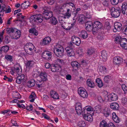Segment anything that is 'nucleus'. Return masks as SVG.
I'll return each mask as SVG.
<instances>
[{
    "label": "nucleus",
    "mask_w": 127,
    "mask_h": 127,
    "mask_svg": "<svg viewBox=\"0 0 127 127\" xmlns=\"http://www.w3.org/2000/svg\"><path fill=\"white\" fill-rule=\"evenodd\" d=\"M43 17L40 14H36L31 16L29 19L30 22L32 24L36 23H41L43 21Z\"/></svg>",
    "instance_id": "obj_1"
},
{
    "label": "nucleus",
    "mask_w": 127,
    "mask_h": 127,
    "mask_svg": "<svg viewBox=\"0 0 127 127\" xmlns=\"http://www.w3.org/2000/svg\"><path fill=\"white\" fill-rule=\"evenodd\" d=\"M54 50L56 52V54L58 57L62 56L64 54V49L61 45L56 44L54 46Z\"/></svg>",
    "instance_id": "obj_2"
},
{
    "label": "nucleus",
    "mask_w": 127,
    "mask_h": 127,
    "mask_svg": "<svg viewBox=\"0 0 127 127\" xmlns=\"http://www.w3.org/2000/svg\"><path fill=\"white\" fill-rule=\"evenodd\" d=\"M26 48L28 50L27 53L29 55H32L36 51V48L34 45L31 43H29L26 44L25 46V48Z\"/></svg>",
    "instance_id": "obj_3"
},
{
    "label": "nucleus",
    "mask_w": 127,
    "mask_h": 127,
    "mask_svg": "<svg viewBox=\"0 0 127 127\" xmlns=\"http://www.w3.org/2000/svg\"><path fill=\"white\" fill-rule=\"evenodd\" d=\"M118 99V95L114 93H112L109 95L107 94L105 97V100L106 101H115Z\"/></svg>",
    "instance_id": "obj_4"
},
{
    "label": "nucleus",
    "mask_w": 127,
    "mask_h": 127,
    "mask_svg": "<svg viewBox=\"0 0 127 127\" xmlns=\"http://www.w3.org/2000/svg\"><path fill=\"white\" fill-rule=\"evenodd\" d=\"M121 9L119 7H112L111 10L112 16L115 18L118 17L121 12Z\"/></svg>",
    "instance_id": "obj_5"
},
{
    "label": "nucleus",
    "mask_w": 127,
    "mask_h": 127,
    "mask_svg": "<svg viewBox=\"0 0 127 127\" xmlns=\"http://www.w3.org/2000/svg\"><path fill=\"white\" fill-rule=\"evenodd\" d=\"M18 67H17L16 68L12 67L11 68L10 73L12 75L14 74H17L19 75L22 72L21 67L19 65H18Z\"/></svg>",
    "instance_id": "obj_6"
},
{
    "label": "nucleus",
    "mask_w": 127,
    "mask_h": 127,
    "mask_svg": "<svg viewBox=\"0 0 127 127\" xmlns=\"http://www.w3.org/2000/svg\"><path fill=\"white\" fill-rule=\"evenodd\" d=\"M78 92L80 96L83 98H87L88 95V93L86 90L84 88H79L78 89Z\"/></svg>",
    "instance_id": "obj_7"
},
{
    "label": "nucleus",
    "mask_w": 127,
    "mask_h": 127,
    "mask_svg": "<svg viewBox=\"0 0 127 127\" xmlns=\"http://www.w3.org/2000/svg\"><path fill=\"white\" fill-rule=\"evenodd\" d=\"M85 17L83 15H79L78 16L77 14H75L73 18V20L74 21V22H75L76 21H79V22L82 23V22H84L85 20Z\"/></svg>",
    "instance_id": "obj_8"
},
{
    "label": "nucleus",
    "mask_w": 127,
    "mask_h": 127,
    "mask_svg": "<svg viewBox=\"0 0 127 127\" xmlns=\"http://www.w3.org/2000/svg\"><path fill=\"white\" fill-rule=\"evenodd\" d=\"M94 27L93 33L96 32L99 29H100L102 27V23L99 21L95 22L93 24Z\"/></svg>",
    "instance_id": "obj_9"
},
{
    "label": "nucleus",
    "mask_w": 127,
    "mask_h": 127,
    "mask_svg": "<svg viewBox=\"0 0 127 127\" xmlns=\"http://www.w3.org/2000/svg\"><path fill=\"white\" fill-rule=\"evenodd\" d=\"M4 4H0V12H2L5 14L10 13L11 12V8L9 6H7V8L6 9Z\"/></svg>",
    "instance_id": "obj_10"
},
{
    "label": "nucleus",
    "mask_w": 127,
    "mask_h": 127,
    "mask_svg": "<svg viewBox=\"0 0 127 127\" xmlns=\"http://www.w3.org/2000/svg\"><path fill=\"white\" fill-rule=\"evenodd\" d=\"M63 24L61 23V26L62 28L65 30H70L74 25V23L73 24L67 23H66L64 21H63Z\"/></svg>",
    "instance_id": "obj_11"
},
{
    "label": "nucleus",
    "mask_w": 127,
    "mask_h": 127,
    "mask_svg": "<svg viewBox=\"0 0 127 127\" xmlns=\"http://www.w3.org/2000/svg\"><path fill=\"white\" fill-rule=\"evenodd\" d=\"M86 29L87 30L91 32L92 31L93 32L94 27L92 21H88L85 23Z\"/></svg>",
    "instance_id": "obj_12"
},
{
    "label": "nucleus",
    "mask_w": 127,
    "mask_h": 127,
    "mask_svg": "<svg viewBox=\"0 0 127 127\" xmlns=\"http://www.w3.org/2000/svg\"><path fill=\"white\" fill-rule=\"evenodd\" d=\"M123 59L121 57L117 56L113 58V62L114 64L117 65H119L120 64L123 62Z\"/></svg>",
    "instance_id": "obj_13"
},
{
    "label": "nucleus",
    "mask_w": 127,
    "mask_h": 127,
    "mask_svg": "<svg viewBox=\"0 0 127 127\" xmlns=\"http://www.w3.org/2000/svg\"><path fill=\"white\" fill-rule=\"evenodd\" d=\"M122 25L121 23L119 22H117L114 24V28L113 29V31L114 32L117 31H120L122 29Z\"/></svg>",
    "instance_id": "obj_14"
},
{
    "label": "nucleus",
    "mask_w": 127,
    "mask_h": 127,
    "mask_svg": "<svg viewBox=\"0 0 127 127\" xmlns=\"http://www.w3.org/2000/svg\"><path fill=\"white\" fill-rule=\"evenodd\" d=\"M43 15L46 19H48L53 16V12L50 11L46 10L44 11Z\"/></svg>",
    "instance_id": "obj_15"
},
{
    "label": "nucleus",
    "mask_w": 127,
    "mask_h": 127,
    "mask_svg": "<svg viewBox=\"0 0 127 127\" xmlns=\"http://www.w3.org/2000/svg\"><path fill=\"white\" fill-rule=\"evenodd\" d=\"M75 109L77 114L80 115L81 113L83 114L84 111H82L81 104L80 103H76L75 105Z\"/></svg>",
    "instance_id": "obj_16"
},
{
    "label": "nucleus",
    "mask_w": 127,
    "mask_h": 127,
    "mask_svg": "<svg viewBox=\"0 0 127 127\" xmlns=\"http://www.w3.org/2000/svg\"><path fill=\"white\" fill-rule=\"evenodd\" d=\"M71 41L73 43L78 46L80 45L81 43L80 39L78 37L75 36H72Z\"/></svg>",
    "instance_id": "obj_17"
},
{
    "label": "nucleus",
    "mask_w": 127,
    "mask_h": 127,
    "mask_svg": "<svg viewBox=\"0 0 127 127\" xmlns=\"http://www.w3.org/2000/svg\"><path fill=\"white\" fill-rule=\"evenodd\" d=\"M67 55L69 57L74 56L75 53L73 49L69 47H67L65 48Z\"/></svg>",
    "instance_id": "obj_18"
},
{
    "label": "nucleus",
    "mask_w": 127,
    "mask_h": 127,
    "mask_svg": "<svg viewBox=\"0 0 127 127\" xmlns=\"http://www.w3.org/2000/svg\"><path fill=\"white\" fill-rule=\"evenodd\" d=\"M83 114L86 113V112L87 114H94V112L93 111V109L90 106H86L84 109Z\"/></svg>",
    "instance_id": "obj_19"
},
{
    "label": "nucleus",
    "mask_w": 127,
    "mask_h": 127,
    "mask_svg": "<svg viewBox=\"0 0 127 127\" xmlns=\"http://www.w3.org/2000/svg\"><path fill=\"white\" fill-rule=\"evenodd\" d=\"M42 57L43 58L50 59L52 57L51 53L49 51H45L42 53Z\"/></svg>",
    "instance_id": "obj_20"
},
{
    "label": "nucleus",
    "mask_w": 127,
    "mask_h": 127,
    "mask_svg": "<svg viewBox=\"0 0 127 127\" xmlns=\"http://www.w3.org/2000/svg\"><path fill=\"white\" fill-rule=\"evenodd\" d=\"M120 45L123 49H127V40L125 38H123L120 42Z\"/></svg>",
    "instance_id": "obj_21"
},
{
    "label": "nucleus",
    "mask_w": 127,
    "mask_h": 127,
    "mask_svg": "<svg viewBox=\"0 0 127 127\" xmlns=\"http://www.w3.org/2000/svg\"><path fill=\"white\" fill-rule=\"evenodd\" d=\"M84 114L83 117L85 120L89 122H91L93 121V116L94 115V114Z\"/></svg>",
    "instance_id": "obj_22"
},
{
    "label": "nucleus",
    "mask_w": 127,
    "mask_h": 127,
    "mask_svg": "<svg viewBox=\"0 0 127 127\" xmlns=\"http://www.w3.org/2000/svg\"><path fill=\"white\" fill-rule=\"evenodd\" d=\"M16 31L14 32V33L13 34L11 37L12 38L17 39L21 36V34L20 31L16 29Z\"/></svg>",
    "instance_id": "obj_23"
},
{
    "label": "nucleus",
    "mask_w": 127,
    "mask_h": 127,
    "mask_svg": "<svg viewBox=\"0 0 127 127\" xmlns=\"http://www.w3.org/2000/svg\"><path fill=\"white\" fill-rule=\"evenodd\" d=\"M101 112H102L106 117H108L109 115L110 111L109 109L107 107L103 108L101 110Z\"/></svg>",
    "instance_id": "obj_24"
},
{
    "label": "nucleus",
    "mask_w": 127,
    "mask_h": 127,
    "mask_svg": "<svg viewBox=\"0 0 127 127\" xmlns=\"http://www.w3.org/2000/svg\"><path fill=\"white\" fill-rule=\"evenodd\" d=\"M61 69L60 66H57L55 64H52L51 67V70L53 72H59Z\"/></svg>",
    "instance_id": "obj_25"
},
{
    "label": "nucleus",
    "mask_w": 127,
    "mask_h": 127,
    "mask_svg": "<svg viewBox=\"0 0 127 127\" xmlns=\"http://www.w3.org/2000/svg\"><path fill=\"white\" fill-rule=\"evenodd\" d=\"M16 29L15 28H7L6 29L7 33L9 34L11 37L13 34L14 33V32H16Z\"/></svg>",
    "instance_id": "obj_26"
},
{
    "label": "nucleus",
    "mask_w": 127,
    "mask_h": 127,
    "mask_svg": "<svg viewBox=\"0 0 127 127\" xmlns=\"http://www.w3.org/2000/svg\"><path fill=\"white\" fill-rule=\"evenodd\" d=\"M101 54L103 61L105 62L107 61L108 56L107 53L105 50H103L101 52Z\"/></svg>",
    "instance_id": "obj_27"
},
{
    "label": "nucleus",
    "mask_w": 127,
    "mask_h": 127,
    "mask_svg": "<svg viewBox=\"0 0 127 127\" xmlns=\"http://www.w3.org/2000/svg\"><path fill=\"white\" fill-rule=\"evenodd\" d=\"M39 77L41 79V81H38L40 83L42 81H45L47 80L46 74L45 73H41L39 75Z\"/></svg>",
    "instance_id": "obj_28"
},
{
    "label": "nucleus",
    "mask_w": 127,
    "mask_h": 127,
    "mask_svg": "<svg viewBox=\"0 0 127 127\" xmlns=\"http://www.w3.org/2000/svg\"><path fill=\"white\" fill-rule=\"evenodd\" d=\"M112 119L115 122L117 123L119 122L120 119L115 112H113L112 113Z\"/></svg>",
    "instance_id": "obj_29"
},
{
    "label": "nucleus",
    "mask_w": 127,
    "mask_h": 127,
    "mask_svg": "<svg viewBox=\"0 0 127 127\" xmlns=\"http://www.w3.org/2000/svg\"><path fill=\"white\" fill-rule=\"evenodd\" d=\"M51 41V39L49 37H47L44 38L42 41L43 45H47L49 44Z\"/></svg>",
    "instance_id": "obj_30"
},
{
    "label": "nucleus",
    "mask_w": 127,
    "mask_h": 127,
    "mask_svg": "<svg viewBox=\"0 0 127 127\" xmlns=\"http://www.w3.org/2000/svg\"><path fill=\"white\" fill-rule=\"evenodd\" d=\"M79 36L81 38L85 39L88 36V35L87 32L85 30H82L79 33Z\"/></svg>",
    "instance_id": "obj_31"
},
{
    "label": "nucleus",
    "mask_w": 127,
    "mask_h": 127,
    "mask_svg": "<svg viewBox=\"0 0 127 127\" xmlns=\"http://www.w3.org/2000/svg\"><path fill=\"white\" fill-rule=\"evenodd\" d=\"M50 94L51 97L54 99H57L59 98V96L58 93L55 91H51Z\"/></svg>",
    "instance_id": "obj_32"
},
{
    "label": "nucleus",
    "mask_w": 127,
    "mask_h": 127,
    "mask_svg": "<svg viewBox=\"0 0 127 127\" xmlns=\"http://www.w3.org/2000/svg\"><path fill=\"white\" fill-rule=\"evenodd\" d=\"M127 10V2H123L122 6V11L123 14H125L126 13V10Z\"/></svg>",
    "instance_id": "obj_33"
},
{
    "label": "nucleus",
    "mask_w": 127,
    "mask_h": 127,
    "mask_svg": "<svg viewBox=\"0 0 127 127\" xmlns=\"http://www.w3.org/2000/svg\"><path fill=\"white\" fill-rule=\"evenodd\" d=\"M25 77V75L24 74H22L20 76H18L17 77L16 80V83L18 84L21 83L24 79Z\"/></svg>",
    "instance_id": "obj_34"
},
{
    "label": "nucleus",
    "mask_w": 127,
    "mask_h": 127,
    "mask_svg": "<svg viewBox=\"0 0 127 127\" xmlns=\"http://www.w3.org/2000/svg\"><path fill=\"white\" fill-rule=\"evenodd\" d=\"M111 108L114 110H117L119 109V106L117 103L114 102L111 103L110 105Z\"/></svg>",
    "instance_id": "obj_35"
},
{
    "label": "nucleus",
    "mask_w": 127,
    "mask_h": 127,
    "mask_svg": "<svg viewBox=\"0 0 127 127\" xmlns=\"http://www.w3.org/2000/svg\"><path fill=\"white\" fill-rule=\"evenodd\" d=\"M87 85L91 88H94L95 86V84L94 82L90 79H88L87 81Z\"/></svg>",
    "instance_id": "obj_36"
},
{
    "label": "nucleus",
    "mask_w": 127,
    "mask_h": 127,
    "mask_svg": "<svg viewBox=\"0 0 127 127\" xmlns=\"http://www.w3.org/2000/svg\"><path fill=\"white\" fill-rule=\"evenodd\" d=\"M36 98V95L35 93L33 92H32L29 96V101L31 102H33Z\"/></svg>",
    "instance_id": "obj_37"
},
{
    "label": "nucleus",
    "mask_w": 127,
    "mask_h": 127,
    "mask_svg": "<svg viewBox=\"0 0 127 127\" xmlns=\"http://www.w3.org/2000/svg\"><path fill=\"white\" fill-rule=\"evenodd\" d=\"M64 63V61L63 60L60 59H57L55 62V64L57 66H61V65L63 64Z\"/></svg>",
    "instance_id": "obj_38"
},
{
    "label": "nucleus",
    "mask_w": 127,
    "mask_h": 127,
    "mask_svg": "<svg viewBox=\"0 0 127 127\" xmlns=\"http://www.w3.org/2000/svg\"><path fill=\"white\" fill-rule=\"evenodd\" d=\"M12 97L13 98L17 99H20L21 96L19 93L15 91H13L12 93Z\"/></svg>",
    "instance_id": "obj_39"
},
{
    "label": "nucleus",
    "mask_w": 127,
    "mask_h": 127,
    "mask_svg": "<svg viewBox=\"0 0 127 127\" xmlns=\"http://www.w3.org/2000/svg\"><path fill=\"white\" fill-rule=\"evenodd\" d=\"M30 5L29 1H25L24 3H22L21 5V7L23 9L27 8Z\"/></svg>",
    "instance_id": "obj_40"
},
{
    "label": "nucleus",
    "mask_w": 127,
    "mask_h": 127,
    "mask_svg": "<svg viewBox=\"0 0 127 127\" xmlns=\"http://www.w3.org/2000/svg\"><path fill=\"white\" fill-rule=\"evenodd\" d=\"M35 83L34 80L32 79L28 81L27 83V85L29 87L31 88L34 86Z\"/></svg>",
    "instance_id": "obj_41"
},
{
    "label": "nucleus",
    "mask_w": 127,
    "mask_h": 127,
    "mask_svg": "<svg viewBox=\"0 0 127 127\" xmlns=\"http://www.w3.org/2000/svg\"><path fill=\"white\" fill-rule=\"evenodd\" d=\"M96 82L98 87L100 88L103 86V84L101 80L99 78H97L96 80Z\"/></svg>",
    "instance_id": "obj_42"
},
{
    "label": "nucleus",
    "mask_w": 127,
    "mask_h": 127,
    "mask_svg": "<svg viewBox=\"0 0 127 127\" xmlns=\"http://www.w3.org/2000/svg\"><path fill=\"white\" fill-rule=\"evenodd\" d=\"M9 47L8 46H5L0 48V51L1 52H3L6 53L9 50Z\"/></svg>",
    "instance_id": "obj_43"
},
{
    "label": "nucleus",
    "mask_w": 127,
    "mask_h": 127,
    "mask_svg": "<svg viewBox=\"0 0 127 127\" xmlns=\"http://www.w3.org/2000/svg\"><path fill=\"white\" fill-rule=\"evenodd\" d=\"M122 103L125 106H127V98L124 97L121 99Z\"/></svg>",
    "instance_id": "obj_44"
},
{
    "label": "nucleus",
    "mask_w": 127,
    "mask_h": 127,
    "mask_svg": "<svg viewBox=\"0 0 127 127\" xmlns=\"http://www.w3.org/2000/svg\"><path fill=\"white\" fill-rule=\"evenodd\" d=\"M35 64L34 62L32 61H28L26 64L27 67H32Z\"/></svg>",
    "instance_id": "obj_45"
},
{
    "label": "nucleus",
    "mask_w": 127,
    "mask_h": 127,
    "mask_svg": "<svg viewBox=\"0 0 127 127\" xmlns=\"http://www.w3.org/2000/svg\"><path fill=\"white\" fill-rule=\"evenodd\" d=\"M102 109L101 106L99 105H97L94 107L93 110L95 111H96V112H101Z\"/></svg>",
    "instance_id": "obj_46"
},
{
    "label": "nucleus",
    "mask_w": 127,
    "mask_h": 127,
    "mask_svg": "<svg viewBox=\"0 0 127 127\" xmlns=\"http://www.w3.org/2000/svg\"><path fill=\"white\" fill-rule=\"evenodd\" d=\"M50 23L54 25L56 24L58 22L56 18L55 17L51 18L50 19Z\"/></svg>",
    "instance_id": "obj_47"
},
{
    "label": "nucleus",
    "mask_w": 127,
    "mask_h": 127,
    "mask_svg": "<svg viewBox=\"0 0 127 127\" xmlns=\"http://www.w3.org/2000/svg\"><path fill=\"white\" fill-rule=\"evenodd\" d=\"M30 33H32L35 35H37L38 32L34 28H32L29 30Z\"/></svg>",
    "instance_id": "obj_48"
},
{
    "label": "nucleus",
    "mask_w": 127,
    "mask_h": 127,
    "mask_svg": "<svg viewBox=\"0 0 127 127\" xmlns=\"http://www.w3.org/2000/svg\"><path fill=\"white\" fill-rule=\"evenodd\" d=\"M99 70L101 73H104L106 71V69L105 67L101 66L99 68Z\"/></svg>",
    "instance_id": "obj_49"
},
{
    "label": "nucleus",
    "mask_w": 127,
    "mask_h": 127,
    "mask_svg": "<svg viewBox=\"0 0 127 127\" xmlns=\"http://www.w3.org/2000/svg\"><path fill=\"white\" fill-rule=\"evenodd\" d=\"M102 4L105 6H108L109 4V1L108 0H103L101 1Z\"/></svg>",
    "instance_id": "obj_50"
},
{
    "label": "nucleus",
    "mask_w": 127,
    "mask_h": 127,
    "mask_svg": "<svg viewBox=\"0 0 127 127\" xmlns=\"http://www.w3.org/2000/svg\"><path fill=\"white\" fill-rule=\"evenodd\" d=\"M100 127H107L106 122L104 120H103L100 123Z\"/></svg>",
    "instance_id": "obj_51"
},
{
    "label": "nucleus",
    "mask_w": 127,
    "mask_h": 127,
    "mask_svg": "<svg viewBox=\"0 0 127 127\" xmlns=\"http://www.w3.org/2000/svg\"><path fill=\"white\" fill-rule=\"evenodd\" d=\"M111 79V76L107 75L105 76L104 78V81L106 83H108Z\"/></svg>",
    "instance_id": "obj_52"
},
{
    "label": "nucleus",
    "mask_w": 127,
    "mask_h": 127,
    "mask_svg": "<svg viewBox=\"0 0 127 127\" xmlns=\"http://www.w3.org/2000/svg\"><path fill=\"white\" fill-rule=\"evenodd\" d=\"M94 51V49L93 48H90L88 49L87 53L89 55H90L93 53Z\"/></svg>",
    "instance_id": "obj_53"
},
{
    "label": "nucleus",
    "mask_w": 127,
    "mask_h": 127,
    "mask_svg": "<svg viewBox=\"0 0 127 127\" xmlns=\"http://www.w3.org/2000/svg\"><path fill=\"white\" fill-rule=\"evenodd\" d=\"M78 63L76 61H73L71 63V64L73 67H76L77 68L78 67Z\"/></svg>",
    "instance_id": "obj_54"
},
{
    "label": "nucleus",
    "mask_w": 127,
    "mask_h": 127,
    "mask_svg": "<svg viewBox=\"0 0 127 127\" xmlns=\"http://www.w3.org/2000/svg\"><path fill=\"white\" fill-rule=\"evenodd\" d=\"M78 125L80 127H84L86 126V124L84 121H81L78 122Z\"/></svg>",
    "instance_id": "obj_55"
},
{
    "label": "nucleus",
    "mask_w": 127,
    "mask_h": 127,
    "mask_svg": "<svg viewBox=\"0 0 127 127\" xmlns=\"http://www.w3.org/2000/svg\"><path fill=\"white\" fill-rule=\"evenodd\" d=\"M111 4L114 5L117 4L119 2V0H110Z\"/></svg>",
    "instance_id": "obj_56"
},
{
    "label": "nucleus",
    "mask_w": 127,
    "mask_h": 127,
    "mask_svg": "<svg viewBox=\"0 0 127 127\" xmlns=\"http://www.w3.org/2000/svg\"><path fill=\"white\" fill-rule=\"evenodd\" d=\"M106 97V95L105 96H104V99H103L102 98V97L100 96H98V99L99 101L100 102H103L104 101H106V100H105V97Z\"/></svg>",
    "instance_id": "obj_57"
},
{
    "label": "nucleus",
    "mask_w": 127,
    "mask_h": 127,
    "mask_svg": "<svg viewBox=\"0 0 127 127\" xmlns=\"http://www.w3.org/2000/svg\"><path fill=\"white\" fill-rule=\"evenodd\" d=\"M66 6V5H68L69 6H71L72 8H73V9L74 10L75 8L74 4L72 3H67L64 4V6Z\"/></svg>",
    "instance_id": "obj_58"
},
{
    "label": "nucleus",
    "mask_w": 127,
    "mask_h": 127,
    "mask_svg": "<svg viewBox=\"0 0 127 127\" xmlns=\"http://www.w3.org/2000/svg\"><path fill=\"white\" fill-rule=\"evenodd\" d=\"M5 58L8 60L10 61H12V57L10 55H7L5 56Z\"/></svg>",
    "instance_id": "obj_59"
},
{
    "label": "nucleus",
    "mask_w": 127,
    "mask_h": 127,
    "mask_svg": "<svg viewBox=\"0 0 127 127\" xmlns=\"http://www.w3.org/2000/svg\"><path fill=\"white\" fill-rule=\"evenodd\" d=\"M65 18L64 16H60L58 17V19L59 22L61 24H63V23H62L63 20Z\"/></svg>",
    "instance_id": "obj_60"
},
{
    "label": "nucleus",
    "mask_w": 127,
    "mask_h": 127,
    "mask_svg": "<svg viewBox=\"0 0 127 127\" xmlns=\"http://www.w3.org/2000/svg\"><path fill=\"white\" fill-rule=\"evenodd\" d=\"M121 87L122 89L124 92L125 93V92L127 91V87L124 84H122Z\"/></svg>",
    "instance_id": "obj_61"
},
{
    "label": "nucleus",
    "mask_w": 127,
    "mask_h": 127,
    "mask_svg": "<svg viewBox=\"0 0 127 127\" xmlns=\"http://www.w3.org/2000/svg\"><path fill=\"white\" fill-rule=\"evenodd\" d=\"M17 105L18 107L19 108L23 109H25L26 108L25 105L23 104L18 103H17Z\"/></svg>",
    "instance_id": "obj_62"
},
{
    "label": "nucleus",
    "mask_w": 127,
    "mask_h": 127,
    "mask_svg": "<svg viewBox=\"0 0 127 127\" xmlns=\"http://www.w3.org/2000/svg\"><path fill=\"white\" fill-rule=\"evenodd\" d=\"M71 16V14L70 12H67L64 15V17L65 18H68Z\"/></svg>",
    "instance_id": "obj_63"
},
{
    "label": "nucleus",
    "mask_w": 127,
    "mask_h": 127,
    "mask_svg": "<svg viewBox=\"0 0 127 127\" xmlns=\"http://www.w3.org/2000/svg\"><path fill=\"white\" fill-rule=\"evenodd\" d=\"M26 109L28 110L31 111L33 109V106L31 104H30L29 105L27 106Z\"/></svg>",
    "instance_id": "obj_64"
}]
</instances>
